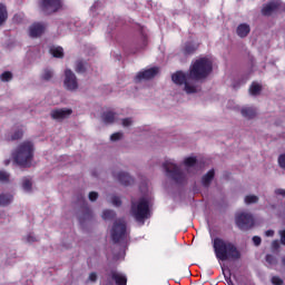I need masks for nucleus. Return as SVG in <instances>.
I'll use <instances>...</instances> for the list:
<instances>
[{
    "label": "nucleus",
    "instance_id": "nucleus-1",
    "mask_svg": "<svg viewBox=\"0 0 285 285\" xmlns=\"http://www.w3.org/2000/svg\"><path fill=\"white\" fill-rule=\"evenodd\" d=\"M210 72H213V58L203 57L191 65L189 72L177 71L171 79L186 95H197L202 90L197 81L206 79Z\"/></svg>",
    "mask_w": 285,
    "mask_h": 285
},
{
    "label": "nucleus",
    "instance_id": "nucleus-2",
    "mask_svg": "<svg viewBox=\"0 0 285 285\" xmlns=\"http://www.w3.org/2000/svg\"><path fill=\"white\" fill-rule=\"evenodd\" d=\"M183 165L185 167L181 170V167L175 161L173 158H166L161 165L165 170L166 177L176 181V184H181L186 181L188 177H193V175H197V170H199V165L197 164V157L189 156L184 158Z\"/></svg>",
    "mask_w": 285,
    "mask_h": 285
},
{
    "label": "nucleus",
    "instance_id": "nucleus-3",
    "mask_svg": "<svg viewBox=\"0 0 285 285\" xmlns=\"http://www.w3.org/2000/svg\"><path fill=\"white\" fill-rule=\"evenodd\" d=\"M214 252L220 262H226V259H239V250H237V247L233 245V243L222 239V238H215L213 240Z\"/></svg>",
    "mask_w": 285,
    "mask_h": 285
},
{
    "label": "nucleus",
    "instance_id": "nucleus-4",
    "mask_svg": "<svg viewBox=\"0 0 285 285\" xmlns=\"http://www.w3.org/2000/svg\"><path fill=\"white\" fill-rule=\"evenodd\" d=\"M153 205V197L144 196L138 200L131 202V217L136 219V222L144 224L146 219L150 217V206Z\"/></svg>",
    "mask_w": 285,
    "mask_h": 285
},
{
    "label": "nucleus",
    "instance_id": "nucleus-5",
    "mask_svg": "<svg viewBox=\"0 0 285 285\" xmlns=\"http://www.w3.org/2000/svg\"><path fill=\"white\" fill-rule=\"evenodd\" d=\"M12 157L18 166H30L35 158V144L30 140L22 141L14 149Z\"/></svg>",
    "mask_w": 285,
    "mask_h": 285
},
{
    "label": "nucleus",
    "instance_id": "nucleus-6",
    "mask_svg": "<svg viewBox=\"0 0 285 285\" xmlns=\"http://www.w3.org/2000/svg\"><path fill=\"white\" fill-rule=\"evenodd\" d=\"M110 237L115 244H120L122 248H126L128 242H130V236L128 235V227L126 226V220L118 219L114 223L110 229Z\"/></svg>",
    "mask_w": 285,
    "mask_h": 285
},
{
    "label": "nucleus",
    "instance_id": "nucleus-7",
    "mask_svg": "<svg viewBox=\"0 0 285 285\" xmlns=\"http://www.w3.org/2000/svg\"><path fill=\"white\" fill-rule=\"evenodd\" d=\"M236 224L240 230H248V228H253V226H255L253 214L246 212L236 214Z\"/></svg>",
    "mask_w": 285,
    "mask_h": 285
},
{
    "label": "nucleus",
    "instance_id": "nucleus-8",
    "mask_svg": "<svg viewBox=\"0 0 285 285\" xmlns=\"http://www.w3.org/2000/svg\"><path fill=\"white\" fill-rule=\"evenodd\" d=\"M63 87L69 92H77L79 90V80H77V76L70 69L65 70Z\"/></svg>",
    "mask_w": 285,
    "mask_h": 285
},
{
    "label": "nucleus",
    "instance_id": "nucleus-9",
    "mask_svg": "<svg viewBox=\"0 0 285 285\" xmlns=\"http://www.w3.org/2000/svg\"><path fill=\"white\" fill-rule=\"evenodd\" d=\"M40 6L46 14H52V12L61 9V0H41Z\"/></svg>",
    "mask_w": 285,
    "mask_h": 285
},
{
    "label": "nucleus",
    "instance_id": "nucleus-10",
    "mask_svg": "<svg viewBox=\"0 0 285 285\" xmlns=\"http://www.w3.org/2000/svg\"><path fill=\"white\" fill-rule=\"evenodd\" d=\"M157 75H159V68L151 67L149 69H145V70L139 71L136 75L135 81H137V82L148 81L149 79H155V77H157Z\"/></svg>",
    "mask_w": 285,
    "mask_h": 285
},
{
    "label": "nucleus",
    "instance_id": "nucleus-11",
    "mask_svg": "<svg viewBox=\"0 0 285 285\" xmlns=\"http://www.w3.org/2000/svg\"><path fill=\"white\" fill-rule=\"evenodd\" d=\"M275 10H284V3H282V1H279V0H274L263 7L262 13L265 17H268V16L273 14V12H275Z\"/></svg>",
    "mask_w": 285,
    "mask_h": 285
},
{
    "label": "nucleus",
    "instance_id": "nucleus-12",
    "mask_svg": "<svg viewBox=\"0 0 285 285\" xmlns=\"http://www.w3.org/2000/svg\"><path fill=\"white\" fill-rule=\"evenodd\" d=\"M114 177L122 186H132V184H135V179L130 176L129 173L126 171H115Z\"/></svg>",
    "mask_w": 285,
    "mask_h": 285
},
{
    "label": "nucleus",
    "instance_id": "nucleus-13",
    "mask_svg": "<svg viewBox=\"0 0 285 285\" xmlns=\"http://www.w3.org/2000/svg\"><path fill=\"white\" fill-rule=\"evenodd\" d=\"M52 119H57L58 121H61L63 119H68L70 115H72L71 108H60V109H53L50 112Z\"/></svg>",
    "mask_w": 285,
    "mask_h": 285
},
{
    "label": "nucleus",
    "instance_id": "nucleus-14",
    "mask_svg": "<svg viewBox=\"0 0 285 285\" xmlns=\"http://www.w3.org/2000/svg\"><path fill=\"white\" fill-rule=\"evenodd\" d=\"M101 120L104 124H117L119 121V114L112 111V109H107L101 114Z\"/></svg>",
    "mask_w": 285,
    "mask_h": 285
},
{
    "label": "nucleus",
    "instance_id": "nucleus-15",
    "mask_svg": "<svg viewBox=\"0 0 285 285\" xmlns=\"http://www.w3.org/2000/svg\"><path fill=\"white\" fill-rule=\"evenodd\" d=\"M42 32H46V24L42 22H36L29 28V36L32 38L41 37Z\"/></svg>",
    "mask_w": 285,
    "mask_h": 285
},
{
    "label": "nucleus",
    "instance_id": "nucleus-16",
    "mask_svg": "<svg viewBox=\"0 0 285 285\" xmlns=\"http://www.w3.org/2000/svg\"><path fill=\"white\" fill-rule=\"evenodd\" d=\"M111 279L116 282V285H126L128 284V277H126V274L114 271L111 272Z\"/></svg>",
    "mask_w": 285,
    "mask_h": 285
},
{
    "label": "nucleus",
    "instance_id": "nucleus-17",
    "mask_svg": "<svg viewBox=\"0 0 285 285\" xmlns=\"http://www.w3.org/2000/svg\"><path fill=\"white\" fill-rule=\"evenodd\" d=\"M21 188L23 193L30 194L32 190H35V187L32 186V178L31 177H23L21 179Z\"/></svg>",
    "mask_w": 285,
    "mask_h": 285
},
{
    "label": "nucleus",
    "instance_id": "nucleus-18",
    "mask_svg": "<svg viewBox=\"0 0 285 285\" xmlns=\"http://www.w3.org/2000/svg\"><path fill=\"white\" fill-rule=\"evenodd\" d=\"M250 33V26L247 23H240L236 29V35L240 37V39H244V37H248Z\"/></svg>",
    "mask_w": 285,
    "mask_h": 285
},
{
    "label": "nucleus",
    "instance_id": "nucleus-19",
    "mask_svg": "<svg viewBox=\"0 0 285 285\" xmlns=\"http://www.w3.org/2000/svg\"><path fill=\"white\" fill-rule=\"evenodd\" d=\"M240 112L245 119H253L257 116V109L255 107H243Z\"/></svg>",
    "mask_w": 285,
    "mask_h": 285
},
{
    "label": "nucleus",
    "instance_id": "nucleus-20",
    "mask_svg": "<svg viewBox=\"0 0 285 285\" xmlns=\"http://www.w3.org/2000/svg\"><path fill=\"white\" fill-rule=\"evenodd\" d=\"M213 179H215V169H210L207 174L203 176L202 178L203 186H205V188H208Z\"/></svg>",
    "mask_w": 285,
    "mask_h": 285
},
{
    "label": "nucleus",
    "instance_id": "nucleus-21",
    "mask_svg": "<svg viewBox=\"0 0 285 285\" xmlns=\"http://www.w3.org/2000/svg\"><path fill=\"white\" fill-rule=\"evenodd\" d=\"M75 70L78 75H83L88 70V62L86 60H77L75 65Z\"/></svg>",
    "mask_w": 285,
    "mask_h": 285
},
{
    "label": "nucleus",
    "instance_id": "nucleus-22",
    "mask_svg": "<svg viewBox=\"0 0 285 285\" xmlns=\"http://www.w3.org/2000/svg\"><path fill=\"white\" fill-rule=\"evenodd\" d=\"M13 199L12 194H0V206H9Z\"/></svg>",
    "mask_w": 285,
    "mask_h": 285
},
{
    "label": "nucleus",
    "instance_id": "nucleus-23",
    "mask_svg": "<svg viewBox=\"0 0 285 285\" xmlns=\"http://www.w3.org/2000/svg\"><path fill=\"white\" fill-rule=\"evenodd\" d=\"M49 52L57 59H61V57H63V48L61 47L52 46L50 47Z\"/></svg>",
    "mask_w": 285,
    "mask_h": 285
},
{
    "label": "nucleus",
    "instance_id": "nucleus-24",
    "mask_svg": "<svg viewBox=\"0 0 285 285\" xmlns=\"http://www.w3.org/2000/svg\"><path fill=\"white\" fill-rule=\"evenodd\" d=\"M6 21H8V9L3 4H0V26H3Z\"/></svg>",
    "mask_w": 285,
    "mask_h": 285
},
{
    "label": "nucleus",
    "instance_id": "nucleus-25",
    "mask_svg": "<svg viewBox=\"0 0 285 285\" xmlns=\"http://www.w3.org/2000/svg\"><path fill=\"white\" fill-rule=\"evenodd\" d=\"M259 92H262V85L254 82L252 83V86L249 87V94L255 97L257 95H259Z\"/></svg>",
    "mask_w": 285,
    "mask_h": 285
},
{
    "label": "nucleus",
    "instance_id": "nucleus-26",
    "mask_svg": "<svg viewBox=\"0 0 285 285\" xmlns=\"http://www.w3.org/2000/svg\"><path fill=\"white\" fill-rule=\"evenodd\" d=\"M244 202L247 204V206L250 204H257V202H259V196L253 194L247 195L245 196Z\"/></svg>",
    "mask_w": 285,
    "mask_h": 285
},
{
    "label": "nucleus",
    "instance_id": "nucleus-27",
    "mask_svg": "<svg viewBox=\"0 0 285 285\" xmlns=\"http://www.w3.org/2000/svg\"><path fill=\"white\" fill-rule=\"evenodd\" d=\"M115 212L110 210V209H106L102 212V219H105L106 222H109L110 219H115Z\"/></svg>",
    "mask_w": 285,
    "mask_h": 285
},
{
    "label": "nucleus",
    "instance_id": "nucleus-28",
    "mask_svg": "<svg viewBox=\"0 0 285 285\" xmlns=\"http://www.w3.org/2000/svg\"><path fill=\"white\" fill-rule=\"evenodd\" d=\"M196 48L193 43H187L185 45L183 52L184 55H193V52H195Z\"/></svg>",
    "mask_w": 285,
    "mask_h": 285
},
{
    "label": "nucleus",
    "instance_id": "nucleus-29",
    "mask_svg": "<svg viewBox=\"0 0 285 285\" xmlns=\"http://www.w3.org/2000/svg\"><path fill=\"white\" fill-rule=\"evenodd\" d=\"M55 76V72H52V69H45L42 72V79L45 81H50V79Z\"/></svg>",
    "mask_w": 285,
    "mask_h": 285
},
{
    "label": "nucleus",
    "instance_id": "nucleus-30",
    "mask_svg": "<svg viewBox=\"0 0 285 285\" xmlns=\"http://www.w3.org/2000/svg\"><path fill=\"white\" fill-rule=\"evenodd\" d=\"M1 81H12V72L10 71H4L0 75Z\"/></svg>",
    "mask_w": 285,
    "mask_h": 285
},
{
    "label": "nucleus",
    "instance_id": "nucleus-31",
    "mask_svg": "<svg viewBox=\"0 0 285 285\" xmlns=\"http://www.w3.org/2000/svg\"><path fill=\"white\" fill-rule=\"evenodd\" d=\"M109 202H111L112 206L119 207L121 206V198L117 196H110L108 198Z\"/></svg>",
    "mask_w": 285,
    "mask_h": 285
},
{
    "label": "nucleus",
    "instance_id": "nucleus-32",
    "mask_svg": "<svg viewBox=\"0 0 285 285\" xmlns=\"http://www.w3.org/2000/svg\"><path fill=\"white\" fill-rule=\"evenodd\" d=\"M120 139H124V132L118 131L110 136V141H120Z\"/></svg>",
    "mask_w": 285,
    "mask_h": 285
},
{
    "label": "nucleus",
    "instance_id": "nucleus-33",
    "mask_svg": "<svg viewBox=\"0 0 285 285\" xmlns=\"http://www.w3.org/2000/svg\"><path fill=\"white\" fill-rule=\"evenodd\" d=\"M9 180H10V174H8L7 171L1 170V171H0V181H1L2 184H6V183H8Z\"/></svg>",
    "mask_w": 285,
    "mask_h": 285
},
{
    "label": "nucleus",
    "instance_id": "nucleus-34",
    "mask_svg": "<svg viewBox=\"0 0 285 285\" xmlns=\"http://www.w3.org/2000/svg\"><path fill=\"white\" fill-rule=\"evenodd\" d=\"M23 137V130L22 129H18L12 136H11V140L14 141V139H21Z\"/></svg>",
    "mask_w": 285,
    "mask_h": 285
},
{
    "label": "nucleus",
    "instance_id": "nucleus-35",
    "mask_svg": "<svg viewBox=\"0 0 285 285\" xmlns=\"http://www.w3.org/2000/svg\"><path fill=\"white\" fill-rule=\"evenodd\" d=\"M271 282L273 285H284V279H282L279 276H273Z\"/></svg>",
    "mask_w": 285,
    "mask_h": 285
},
{
    "label": "nucleus",
    "instance_id": "nucleus-36",
    "mask_svg": "<svg viewBox=\"0 0 285 285\" xmlns=\"http://www.w3.org/2000/svg\"><path fill=\"white\" fill-rule=\"evenodd\" d=\"M121 125H122L124 128H130V126H132V118L122 119Z\"/></svg>",
    "mask_w": 285,
    "mask_h": 285
},
{
    "label": "nucleus",
    "instance_id": "nucleus-37",
    "mask_svg": "<svg viewBox=\"0 0 285 285\" xmlns=\"http://www.w3.org/2000/svg\"><path fill=\"white\" fill-rule=\"evenodd\" d=\"M266 262L267 264H269V266H274V264H277V259L273 255H267Z\"/></svg>",
    "mask_w": 285,
    "mask_h": 285
},
{
    "label": "nucleus",
    "instance_id": "nucleus-38",
    "mask_svg": "<svg viewBox=\"0 0 285 285\" xmlns=\"http://www.w3.org/2000/svg\"><path fill=\"white\" fill-rule=\"evenodd\" d=\"M26 242H28V244H32V243L37 242V237L35 236V234H28L26 236Z\"/></svg>",
    "mask_w": 285,
    "mask_h": 285
},
{
    "label": "nucleus",
    "instance_id": "nucleus-39",
    "mask_svg": "<svg viewBox=\"0 0 285 285\" xmlns=\"http://www.w3.org/2000/svg\"><path fill=\"white\" fill-rule=\"evenodd\" d=\"M278 166L285 169V154L278 156Z\"/></svg>",
    "mask_w": 285,
    "mask_h": 285
},
{
    "label": "nucleus",
    "instance_id": "nucleus-40",
    "mask_svg": "<svg viewBox=\"0 0 285 285\" xmlns=\"http://www.w3.org/2000/svg\"><path fill=\"white\" fill-rule=\"evenodd\" d=\"M99 194L97 191L89 193V202H97Z\"/></svg>",
    "mask_w": 285,
    "mask_h": 285
},
{
    "label": "nucleus",
    "instance_id": "nucleus-41",
    "mask_svg": "<svg viewBox=\"0 0 285 285\" xmlns=\"http://www.w3.org/2000/svg\"><path fill=\"white\" fill-rule=\"evenodd\" d=\"M87 282H91V283L97 282V273H95V272L90 273Z\"/></svg>",
    "mask_w": 285,
    "mask_h": 285
},
{
    "label": "nucleus",
    "instance_id": "nucleus-42",
    "mask_svg": "<svg viewBox=\"0 0 285 285\" xmlns=\"http://www.w3.org/2000/svg\"><path fill=\"white\" fill-rule=\"evenodd\" d=\"M275 195H277V197H284L285 198V189L278 188L275 189Z\"/></svg>",
    "mask_w": 285,
    "mask_h": 285
},
{
    "label": "nucleus",
    "instance_id": "nucleus-43",
    "mask_svg": "<svg viewBox=\"0 0 285 285\" xmlns=\"http://www.w3.org/2000/svg\"><path fill=\"white\" fill-rule=\"evenodd\" d=\"M253 243L255 244V246H259V244H262V238L259 236H254Z\"/></svg>",
    "mask_w": 285,
    "mask_h": 285
},
{
    "label": "nucleus",
    "instance_id": "nucleus-44",
    "mask_svg": "<svg viewBox=\"0 0 285 285\" xmlns=\"http://www.w3.org/2000/svg\"><path fill=\"white\" fill-rule=\"evenodd\" d=\"M281 235V244H283V246H285V229L279 232Z\"/></svg>",
    "mask_w": 285,
    "mask_h": 285
},
{
    "label": "nucleus",
    "instance_id": "nucleus-45",
    "mask_svg": "<svg viewBox=\"0 0 285 285\" xmlns=\"http://www.w3.org/2000/svg\"><path fill=\"white\" fill-rule=\"evenodd\" d=\"M272 248L273 250H277L279 248V240H273Z\"/></svg>",
    "mask_w": 285,
    "mask_h": 285
},
{
    "label": "nucleus",
    "instance_id": "nucleus-46",
    "mask_svg": "<svg viewBox=\"0 0 285 285\" xmlns=\"http://www.w3.org/2000/svg\"><path fill=\"white\" fill-rule=\"evenodd\" d=\"M266 237H273L275 235V230L268 229L265 232Z\"/></svg>",
    "mask_w": 285,
    "mask_h": 285
},
{
    "label": "nucleus",
    "instance_id": "nucleus-47",
    "mask_svg": "<svg viewBox=\"0 0 285 285\" xmlns=\"http://www.w3.org/2000/svg\"><path fill=\"white\" fill-rule=\"evenodd\" d=\"M10 165V159L4 160V166H9Z\"/></svg>",
    "mask_w": 285,
    "mask_h": 285
},
{
    "label": "nucleus",
    "instance_id": "nucleus-48",
    "mask_svg": "<svg viewBox=\"0 0 285 285\" xmlns=\"http://www.w3.org/2000/svg\"><path fill=\"white\" fill-rule=\"evenodd\" d=\"M126 255V252H122V257Z\"/></svg>",
    "mask_w": 285,
    "mask_h": 285
},
{
    "label": "nucleus",
    "instance_id": "nucleus-49",
    "mask_svg": "<svg viewBox=\"0 0 285 285\" xmlns=\"http://www.w3.org/2000/svg\"><path fill=\"white\" fill-rule=\"evenodd\" d=\"M91 10H95V6L91 7Z\"/></svg>",
    "mask_w": 285,
    "mask_h": 285
},
{
    "label": "nucleus",
    "instance_id": "nucleus-50",
    "mask_svg": "<svg viewBox=\"0 0 285 285\" xmlns=\"http://www.w3.org/2000/svg\"><path fill=\"white\" fill-rule=\"evenodd\" d=\"M271 208H275V206H274V205H272V206H271Z\"/></svg>",
    "mask_w": 285,
    "mask_h": 285
},
{
    "label": "nucleus",
    "instance_id": "nucleus-51",
    "mask_svg": "<svg viewBox=\"0 0 285 285\" xmlns=\"http://www.w3.org/2000/svg\"><path fill=\"white\" fill-rule=\"evenodd\" d=\"M283 264H285V258H283Z\"/></svg>",
    "mask_w": 285,
    "mask_h": 285
}]
</instances>
